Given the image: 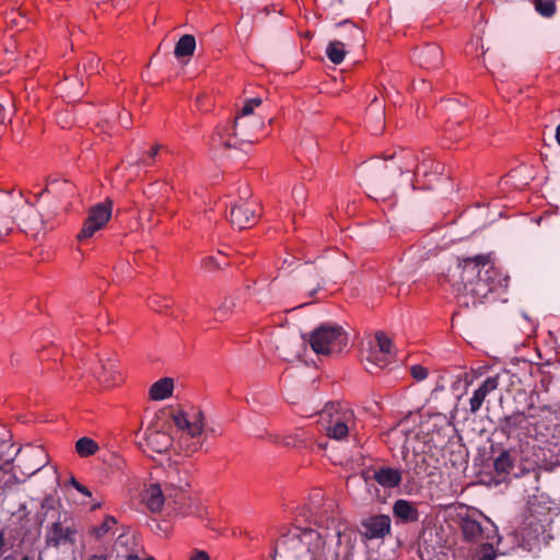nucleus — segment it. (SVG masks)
Returning <instances> with one entry per match:
<instances>
[{"label":"nucleus","instance_id":"f257e3e1","mask_svg":"<svg viewBox=\"0 0 560 560\" xmlns=\"http://www.w3.org/2000/svg\"><path fill=\"white\" fill-rule=\"evenodd\" d=\"M447 281L457 292L459 303L465 306L475 305L497 288L508 285V277H501L490 254L458 260Z\"/></svg>","mask_w":560,"mask_h":560},{"label":"nucleus","instance_id":"f03ea898","mask_svg":"<svg viewBox=\"0 0 560 560\" xmlns=\"http://www.w3.org/2000/svg\"><path fill=\"white\" fill-rule=\"evenodd\" d=\"M40 523L47 522L45 528L46 547L58 549L61 546H74L78 526L70 511L55 498L45 497L40 504Z\"/></svg>","mask_w":560,"mask_h":560},{"label":"nucleus","instance_id":"7ed1b4c3","mask_svg":"<svg viewBox=\"0 0 560 560\" xmlns=\"http://www.w3.org/2000/svg\"><path fill=\"white\" fill-rule=\"evenodd\" d=\"M175 427L180 432L178 440L179 447L187 454H192L202 447L203 416L202 412L191 407L189 410H182L172 416Z\"/></svg>","mask_w":560,"mask_h":560},{"label":"nucleus","instance_id":"20e7f679","mask_svg":"<svg viewBox=\"0 0 560 560\" xmlns=\"http://www.w3.org/2000/svg\"><path fill=\"white\" fill-rule=\"evenodd\" d=\"M394 358L393 342L383 331H377L374 338L366 340L361 350V360L371 374L383 370Z\"/></svg>","mask_w":560,"mask_h":560},{"label":"nucleus","instance_id":"39448f33","mask_svg":"<svg viewBox=\"0 0 560 560\" xmlns=\"http://www.w3.org/2000/svg\"><path fill=\"white\" fill-rule=\"evenodd\" d=\"M548 523V515L536 513L533 505H530L522 524L515 532V539L518 546L526 551L537 549L540 542L546 540V526Z\"/></svg>","mask_w":560,"mask_h":560},{"label":"nucleus","instance_id":"423d86ee","mask_svg":"<svg viewBox=\"0 0 560 560\" xmlns=\"http://www.w3.org/2000/svg\"><path fill=\"white\" fill-rule=\"evenodd\" d=\"M348 342V336L340 326L322 325L310 336L313 351L319 355L331 357L340 353Z\"/></svg>","mask_w":560,"mask_h":560},{"label":"nucleus","instance_id":"0eeeda50","mask_svg":"<svg viewBox=\"0 0 560 560\" xmlns=\"http://www.w3.org/2000/svg\"><path fill=\"white\" fill-rule=\"evenodd\" d=\"M326 433L335 440H342L349 433L348 423L353 419V412L340 402L329 401L318 412Z\"/></svg>","mask_w":560,"mask_h":560},{"label":"nucleus","instance_id":"6e6552de","mask_svg":"<svg viewBox=\"0 0 560 560\" xmlns=\"http://www.w3.org/2000/svg\"><path fill=\"white\" fill-rule=\"evenodd\" d=\"M460 529L465 540L470 542L499 541L498 528L494 523L479 514L478 517L468 515L460 520Z\"/></svg>","mask_w":560,"mask_h":560},{"label":"nucleus","instance_id":"1a4fd4ad","mask_svg":"<svg viewBox=\"0 0 560 560\" xmlns=\"http://www.w3.org/2000/svg\"><path fill=\"white\" fill-rule=\"evenodd\" d=\"M530 421L522 413H514L512 416L501 419L493 432L494 435H502L508 440L513 439L522 442L529 435Z\"/></svg>","mask_w":560,"mask_h":560},{"label":"nucleus","instance_id":"9d476101","mask_svg":"<svg viewBox=\"0 0 560 560\" xmlns=\"http://www.w3.org/2000/svg\"><path fill=\"white\" fill-rule=\"evenodd\" d=\"M110 215L112 202L109 200L92 207L78 238L84 240L93 236L95 232L101 230L108 222Z\"/></svg>","mask_w":560,"mask_h":560},{"label":"nucleus","instance_id":"9b49d317","mask_svg":"<svg viewBox=\"0 0 560 560\" xmlns=\"http://www.w3.org/2000/svg\"><path fill=\"white\" fill-rule=\"evenodd\" d=\"M465 384L470 385L472 383H478V385H515L518 380H515V376L511 375L508 371H502L499 373L488 375V369L486 366H479L476 370H472L471 373H465Z\"/></svg>","mask_w":560,"mask_h":560},{"label":"nucleus","instance_id":"f8f14e48","mask_svg":"<svg viewBox=\"0 0 560 560\" xmlns=\"http://www.w3.org/2000/svg\"><path fill=\"white\" fill-rule=\"evenodd\" d=\"M361 535L366 539H384L390 535L392 521L386 514L371 515L361 521Z\"/></svg>","mask_w":560,"mask_h":560},{"label":"nucleus","instance_id":"ddd939ff","mask_svg":"<svg viewBox=\"0 0 560 560\" xmlns=\"http://www.w3.org/2000/svg\"><path fill=\"white\" fill-rule=\"evenodd\" d=\"M257 209L258 206L255 202L240 200L230 211L232 225L240 230L253 226L257 222Z\"/></svg>","mask_w":560,"mask_h":560},{"label":"nucleus","instance_id":"4468645a","mask_svg":"<svg viewBox=\"0 0 560 560\" xmlns=\"http://www.w3.org/2000/svg\"><path fill=\"white\" fill-rule=\"evenodd\" d=\"M299 534L294 537L307 546V552L311 555V560H327L326 559V542L323 536L312 528H299Z\"/></svg>","mask_w":560,"mask_h":560},{"label":"nucleus","instance_id":"2eb2a0df","mask_svg":"<svg viewBox=\"0 0 560 560\" xmlns=\"http://www.w3.org/2000/svg\"><path fill=\"white\" fill-rule=\"evenodd\" d=\"M319 497V493L313 495L311 501V512L315 517V523L320 527L329 528L335 526L336 517L332 515L334 510L336 508V503L334 500H326L322 506H319L316 502V498Z\"/></svg>","mask_w":560,"mask_h":560},{"label":"nucleus","instance_id":"dca6fc26","mask_svg":"<svg viewBox=\"0 0 560 560\" xmlns=\"http://www.w3.org/2000/svg\"><path fill=\"white\" fill-rule=\"evenodd\" d=\"M371 478L385 489H394L400 486L402 472L398 468L381 466L373 469Z\"/></svg>","mask_w":560,"mask_h":560},{"label":"nucleus","instance_id":"f3484780","mask_svg":"<svg viewBox=\"0 0 560 560\" xmlns=\"http://www.w3.org/2000/svg\"><path fill=\"white\" fill-rule=\"evenodd\" d=\"M147 445L156 453L166 452L173 444L172 436L159 429L149 427L145 431Z\"/></svg>","mask_w":560,"mask_h":560},{"label":"nucleus","instance_id":"a211bd4d","mask_svg":"<svg viewBox=\"0 0 560 560\" xmlns=\"http://www.w3.org/2000/svg\"><path fill=\"white\" fill-rule=\"evenodd\" d=\"M393 515L404 524L418 522L420 513L416 504L405 499H398L393 504Z\"/></svg>","mask_w":560,"mask_h":560},{"label":"nucleus","instance_id":"6ab92c4d","mask_svg":"<svg viewBox=\"0 0 560 560\" xmlns=\"http://www.w3.org/2000/svg\"><path fill=\"white\" fill-rule=\"evenodd\" d=\"M417 167V173H419L422 168L424 170V173L428 171L427 161H423L420 165H417V159L416 156L407 152L402 156H400L399 162L395 163V165L389 170L392 174L402 175L406 172H411L413 168ZM385 171H388V166H384Z\"/></svg>","mask_w":560,"mask_h":560},{"label":"nucleus","instance_id":"aec40b11","mask_svg":"<svg viewBox=\"0 0 560 560\" xmlns=\"http://www.w3.org/2000/svg\"><path fill=\"white\" fill-rule=\"evenodd\" d=\"M100 363L103 369V378L102 382H115V383H124L125 378L122 377L119 371H116L117 359L116 355L105 353L100 358Z\"/></svg>","mask_w":560,"mask_h":560},{"label":"nucleus","instance_id":"412c9836","mask_svg":"<svg viewBox=\"0 0 560 560\" xmlns=\"http://www.w3.org/2000/svg\"><path fill=\"white\" fill-rule=\"evenodd\" d=\"M165 485L184 491L189 486L188 472L186 470L182 471L175 464H170L165 470Z\"/></svg>","mask_w":560,"mask_h":560},{"label":"nucleus","instance_id":"4be33fe9","mask_svg":"<svg viewBox=\"0 0 560 560\" xmlns=\"http://www.w3.org/2000/svg\"><path fill=\"white\" fill-rule=\"evenodd\" d=\"M143 501L151 512L161 511L165 498L160 483H151L143 493Z\"/></svg>","mask_w":560,"mask_h":560},{"label":"nucleus","instance_id":"5701e85b","mask_svg":"<svg viewBox=\"0 0 560 560\" xmlns=\"http://www.w3.org/2000/svg\"><path fill=\"white\" fill-rule=\"evenodd\" d=\"M418 59L422 67L438 68L441 65L442 50L436 45H428L419 51Z\"/></svg>","mask_w":560,"mask_h":560},{"label":"nucleus","instance_id":"b1692460","mask_svg":"<svg viewBox=\"0 0 560 560\" xmlns=\"http://www.w3.org/2000/svg\"><path fill=\"white\" fill-rule=\"evenodd\" d=\"M261 102L262 101L260 97L249 98L245 102L244 106L242 107L240 114L236 116L234 121L233 130L235 136L240 135L238 129H241V135H246V132L243 131V129L245 128V122L243 121V119L246 116L252 115L255 108L261 105Z\"/></svg>","mask_w":560,"mask_h":560},{"label":"nucleus","instance_id":"393cba45","mask_svg":"<svg viewBox=\"0 0 560 560\" xmlns=\"http://www.w3.org/2000/svg\"><path fill=\"white\" fill-rule=\"evenodd\" d=\"M196 49V39L192 35H183L175 45L174 54L176 58H185L194 55Z\"/></svg>","mask_w":560,"mask_h":560},{"label":"nucleus","instance_id":"a878e982","mask_svg":"<svg viewBox=\"0 0 560 560\" xmlns=\"http://www.w3.org/2000/svg\"><path fill=\"white\" fill-rule=\"evenodd\" d=\"M515 462L511 450H503L494 460V469L499 475L509 474Z\"/></svg>","mask_w":560,"mask_h":560},{"label":"nucleus","instance_id":"bb28decb","mask_svg":"<svg viewBox=\"0 0 560 560\" xmlns=\"http://www.w3.org/2000/svg\"><path fill=\"white\" fill-rule=\"evenodd\" d=\"M326 55L332 63H341L346 56L345 44L339 40L330 42L326 48Z\"/></svg>","mask_w":560,"mask_h":560},{"label":"nucleus","instance_id":"cd10ccee","mask_svg":"<svg viewBox=\"0 0 560 560\" xmlns=\"http://www.w3.org/2000/svg\"><path fill=\"white\" fill-rule=\"evenodd\" d=\"M408 470H412L413 475H422L429 474V464L427 462V456L420 453H415L412 455L411 462H406Z\"/></svg>","mask_w":560,"mask_h":560},{"label":"nucleus","instance_id":"c85d7f7f","mask_svg":"<svg viewBox=\"0 0 560 560\" xmlns=\"http://www.w3.org/2000/svg\"><path fill=\"white\" fill-rule=\"evenodd\" d=\"M75 451L81 457L94 455L98 451L97 443L86 436L79 439L75 443Z\"/></svg>","mask_w":560,"mask_h":560},{"label":"nucleus","instance_id":"c756f323","mask_svg":"<svg viewBox=\"0 0 560 560\" xmlns=\"http://www.w3.org/2000/svg\"><path fill=\"white\" fill-rule=\"evenodd\" d=\"M488 388L494 389L495 387H478L472 397L470 398V410L471 412H476L480 409L487 394Z\"/></svg>","mask_w":560,"mask_h":560},{"label":"nucleus","instance_id":"7c9ffc66","mask_svg":"<svg viewBox=\"0 0 560 560\" xmlns=\"http://www.w3.org/2000/svg\"><path fill=\"white\" fill-rule=\"evenodd\" d=\"M536 11L545 18H550L556 12L553 0H534Z\"/></svg>","mask_w":560,"mask_h":560},{"label":"nucleus","instance_id":"2f4dec72","mask_svg":"<svg viewBox=\"0 0 560 560\" xmlns=\"http://www.w3.org/2000/svg\"><path fill=\"white\" fill-rule=\"evenodd\" d=\"M174 387H150L149 398L152 400H164L173 395Z\"/></svg>","mask_w":560,"mask_h":560},{"label":"nucleus","instance_id":"473e14b6","mask_svg":"<svg viewBox=\"0 0 560 560\" xmlns=\"http://www.w3.org/2000/svg\"><path fill=\"white\" fill-rule=\"evenodd\" d=\"M493 542L494 541L483 542L481 551L477 553L472 560H494Z\"/></svg>","mask_w":560,"mask_h":560},{"label":"nucleus","instance_id":"72a5a7b5","mask_svg":"<svg viewBox=\"0 0 560 560\" xmlns=\"http://www.w3.org/2000/svg\"><path fill=\"white\" fill-rule=\"evenodd\" d=\"M116 524V520L113 516H106L103 523L94 528V535L96 538L103 537L108 530Z\"/></svg>","mask_w":560,"mask_h":560},{"label":"nucleus","instance_id":"f704fd0d","mask_svg":"<svg viewBox=\"0 0 560 560\" xmlns=\"http://www.w3.org/2000/svg\"><path fill=\"white\" fill-rule=\"evenodd\" d=\"M410 374L417 382H423L428 378L430 372L427 368L422 365H412L410 368Z\"/></svg>","mask_w":560,"mask_h":560},{"label":"nucleus","instance_id":"c9c22d12","mask_svg":"<svg viewBox=\"0 0 560 560\" xmlns=\"http://www.w3.org/2000/svg\"><path fill=\"white\" fill-rule=\"evenodd\" d=\"M100 59L95 56H89L83 62L82 68L84 73L91 74L98 71Z\"/></svg>","mask_w":560,"mask_h":560},{"label":"nucleus","instance_id":"e433bc0d","mask_svg":"<svg viewBox=\"0 0 560 560\" xmlns=\"http://www.w3.org/2000/svg\"><path fill=\"white\" fill-rule=\"evenodd\" d=\"M11 231H12V221L2 220L0 222V242H3L4 238L11 233Z\"/></svg>","mask_w":560,"mask_h":560},{"label":"nucleus","instance_id":"4c0bfd02","mask_svg":"<svg viewBox=\"0 0 560 560\" xmlns=\"http://www.w3.org/2000/svg\"><path fill=\"white\" fill-rule=\"evenodd\" d=\"M235 306L233 299H225L224 302L219 307V313L222 316H225L232 312V308Z\"/></svg>","mask_w":560,"mask_h":560},{"label":"nucleus","instance_id":"58836bf2","mask_svg":"<svg viewBox=\"0 0 560 560\" xmlns=\"http://www.w3.org/2000/svg\"><path fill=\"white\" fill-rule=\"evenodd\" d=\"M70 483L72 485V487L75 490H78L80 493L84 494L85 497L92 495L91 491L85 486L80 483L74 477H71Z\"/></svg>","mask_w":560,"mask_h":560},{"label":"nucleus","instance_id":"ea45409f","mask_svg":"<svg viewBox=\"0 0 560 560\" xmlns=\"http://www.w3.org/2000/svg\"><path fill=\"white\" fill-rule=\"evenodd\" d=\"M162 300L160 296H153L150 299L149 301V305L151 308H153L154 311L156 312H161L163 307H168L170 304H164L162 305Z\"/></svg>","mask_w":560,"mask_h":560},{"label":"nucleus","instance_id":"a19ab883","mask_svg":"<svg viewBox=\"0 0 560 560\" xmlns=\"http://www.w3.org/2000/svg\"><path fill=\"white\" fill-rule=\"evenodd\" d=\"M160 149H161V147H160L159 144L154 145V147L151 149V151L149 152V159H140L137 163H138L139 165H142V166H149V165H150V161H149V160H150L151 158H154V156L158 154V152H159V150H160Z\"/></svg>","mask_w":560,"mask_h":560},{"label":"nucleus","instance_id":"79ce46f5","mask_svg":"<svg viewBox=\"0 0 560 560\" xmlns=\"http://www.w3.org/2000/svg\"><path fill=\"white\" fill-rule=\"evenodd\" d=\"M293 198L295 199V201L299 203V202H303L306 198V195H305V191H304V188L303 187H295L293 189Z\"/></svg>","mask_w":560,"mask_h":560},{"label":"nucleus","instance_id":"37998d69","mask_svg":"<svg viewBox=\"0 0 560 560\" xmlns=\"http://www.w3.org/2000/svg\"><path fill=\"white\" fill-rule=\"evenodd\" d=\"M182 382L179 377L174 378L171 376H165L156 381L153 385H174L175 383Z\"/></svg>","mask_w":560,"mask_h":560},{"label":"nucleus","instance_id":"c03bdc74","mask_svg":"<svg viewBox=\"0 0 560 560\" xmlns=\"http://www.w3.org/2000/svg\"><path fill=\"white\" fill-rule=\"evenodd\" d=\"M189 560H210V557L203 550H195Z\"/></svg>","mask_w":560,"mask_h":560},{"label":"nucleus","instance_id":"a18cd8bd","mask_svg":"<svg viewBox=\"0 0 560 560\" xmlns=\"http://www.w3.org/2000/svg\"><path fill=\"white\" fill-rule=\"evenodd\" d=\"M57 184H58V180H56V179H50V180L48 182V184H47L46 188H45L43 191L38 192L36 197H37V198H40V197L43 196V194H44V192H51V191L56 190V189H55V187L57 186Z\"/></svg>","mask_w":560,"mask_h":560},{"label":"nucleus","instance_id":"49530a36","mask_svg":"<svg viewBox=\"0 0 560 560\" xmlns=\"http://www.w3.org/2000/svg\"><path fill=\"white\" fill-rule=\"evenodd\" d=\"M203 266L208 269H214L219 268L220 264H218L213 257H207L203 259Z\"/></svg>","mask_w":560,"mask_h":560},{"label":"nucleus","instance_id":"de8ad7c7","mask_svg":"<svg viewBox=\"0 0 560 560\" xmlns=\"http://www.w3.org/2000/svg\"><path fill=\"white\" fill-rule=\"evenodd\" d=\"M387 172L380 174L377 178H375V185L381 186L387 183Z\"/></svg>","mask_w":560,"mask_h":560},{"label":"nucleus","instance_id":"09e8293b","mask_svg":"<svg viewBox=\"0 0 560 560\" xmlns=\"http://www.w3.org/2000/svg\"><path fill=\"white\" fill-rule=\"evenodd\" d=\"M431 381L436 383V384H439L440 382H447V380L445 378V375H441L438 372H434V377H432Z\"/></svg>","mask_w":560,"mask_h":560},{"label":"nucleus","instance_id":"8fccbe9b","mask_svg":"<svg viewBox=\"0 0 560 560\" xmlns=\"http://www.w3.org/2000/svg\"><path fill=\"white\" fill-rule=\"evenodd\" d=\"M16 13L14 11H12L10 14L7 15V22L8 23H11L13 25H18V21H16Z\"/></svg>","mask_w":560,"mask_h":560},{"label":"nucleus","instance_id":"3c124183","mask_svg":"<svg viewBox=\"0 0 560 560\" xmlns=\"http://www.w3.org/2000/svg\"><path fill=\"white\" fill-rule=\"evenodd\" d=\"M5 121V110L3 106L0 104V124H3Z\"/></svg>","mask_w":560,"mask_h":560},{"label":"nucleus","instance_id":"603ef678","mask_svg":"<svg viewBox=\"0 0 560 560\" xmlns=\"http://www.w3.org/2000/svg\"><path fill=\"white\" fill-rule=\"evenodd\" d=\"M46 462L45 460H40L37 466L33 469L32 474L38 471L39 469H42L44 466H45Z\"/></svg>","mask_w":560,"mask_h":560},{"label":"nucleus","instance_id":"864d4df0","mask_svg":"<svg viewBox=\"0 0 560 560\" xmlns=\"http://www.w3.org/2000/svg\"><path fill=\"white\" fill-rule=\"evenodd\" d=\"M34 452L36 455H39L45 458V452L43 448L38 447V448L34 450Z\"/></svg>","mask_w":560,"mask_h":560},{"label":"nucleus","instance_id":"5fc2aeb1","mask_svg":"<svg viewBox=\"0 0 560 560\" xmlns=\"http://www.w3.org/2000/svg\"><path fill=\"white\" fill-rule=\"evenodd\" d=\"M556 139H557V142L560 144V124L558 125V127L556 129Z\"/></svg>","mask_w":560,"mask_h":560},{"label":"nucleus","instance_id":"6e6d98bb","mask_svg":"<svg viewBox=\"0 0 560 560\" xmlns=\"http://www.w3.org/2000/svg\"><path fill=\"white\" fill-rule=\"evenodd\" d=\"M120 122L125 127H128V124H129L128 117H120Z\"/></svg>","mask_w":560,"mask_h":560},{"label":"nucleus","instance_id":"4d7b16f0","mask_svg":"<svg viewBox=\"0 0 560 560\" xmlns=\"http://www.w3.org/2000/svg\"><path fill=\"white\" fill-rule=\"evenodd\" d=\"M89 560H106V558H105V557H103V556H96V555H95V556L90 557V559H89Z\"/></svg>","mask_w":560,"mask_h":560},{"label":"nucleus","instance_id":"13d9d810","mask_svg":"<svg viewBox=\"0 0 560 560\" xmlns=\"http://www.w3.org/2000/svg\"><path fill=\"white\" fill-rule=\"evenodd\" d=\"M127 560H140L137 555H128Z\"/></svg>","mask_w":560,"mask_h":560},{"label":"nucleus","instance_id":"bf43d9fd","mask_svg":"<svg viewBox=\"0 0 560 560\" xmlns=\"http://www.w3.org/2000/svg\"><path fill=\"white\" fill-rule=\"evenodd\" d=\"M262 125H264V122H262V120H261V119H257V120H256V126H257V127H262Z\"/></svg>","mask_w":560,"mask_h":560},{"label":"nucleus","instance_id":"052dcab7","mask_svg":"<svg viewBox=\"0 0 560 560\" xmlns=\"http://www.w3.org/2000/svg\"><path fill=\"white\" fill-rule=\"evenodd\" d=\"M100 506H101V504H100V503L93 504V505H92V510H95V509H97V508H100Z\"/></svg>","mask_w":560,"mask_h":560},{"label":"nucleus","instance_id":"680f3d73","mask_svg":"<svg viewBox=\"0 0 560 560\" xmlns=\"http://www.w3.org/2000/svg\"><path fill=\"white\" fill-rule=\"evenodd\" d=\"M18 14H19V16H24L23 12H19Z\"/></svg>","mask_w":560,"mask_h":560}]
</instances>
